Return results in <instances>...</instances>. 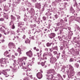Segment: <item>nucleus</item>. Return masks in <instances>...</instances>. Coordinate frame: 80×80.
<instances>
[{
	"label": "nucleus",
	"mask_w": 80,
	"mask_h": 80,
	"mask_svg": "<svg viewBox=\"0 0 80 80\" xmlns=\"http://www.w3.org/2000/svg\"><path fill=\"white\" fill-rule=\"evenodd\" d=\"M69 69L68 72H69V75L70 77H73L74 75V72H73V67L71 65H69Z\"/></svg>",
	"instance_id": "1"
},
{
	"label": "nucleus",
	"mask_w": 80,
	"mask_h": 80,
	"mask_svg": "<svg viewBox=\"0 0 80 80\" xmlns=\"http://www.w3.org/2000/svg\"><path fill=\"white\" fill-rule=\"evenodd\" d=\"M7 60L5 59H3L2 58L0 59V62L2 63L1 66L2 67H4V64H5L7 63Z\"/></svg>",
	"instance_id": "2"
},
{
	"label": "nucleus",
	"mask_w": 80,
	"mask_h": 80,
	"mask_svg": "<svg viewBox=\"0 0 80 80\" xmlns=\"http://www.w3.org/2000/svg\"><path fill=\"white\" fill-rule=\"evenodd\" d=\"M26 54L28 56L29 58H31V57H32V56H33V53H32V52L31 50H30L26 52Z\"/></svg>",
	"instance_id": "3"
},
{
	"label": "nucleus",
	"mask_w": 80,
	"mask_h": 80,
	"mask_svg": "<svg viewBox=\"0 0 80 80\" xmlns=\"http://www.w3.org/2000/svg\"><path fill=\"white\" fill-rule=\"evenodd\" d=\"M56 62V59L53 57L50 58V62L51 63H54Z\"/></svg>",
	"instance_id": "4"
},
{
	"label": "nucleus",
	"mask_w": 80,
	"mask_h": 80,
	"mask_svg": "<svg viewBox=\"0 0 80 80\" xmlns=\"http://www.w3.org/2000/svg\"><path fill=\"white\" fill-rule=\"evenodd\" d=\"M42 74L40 72H38L37 74V77H38V78H39V79H41V78H42Z\"/></svg>",
	"instance_id": "5"
},
{
	"label": "nucleus",
	"mask_w": 80,
	"mask_h": 80,
	"mask_svg": "<svg viewBox=\"0 0 80 80\" xmlns=\"http://www.w3.org/2000/svg\"><path fill=\"white\" fill-rule=\"evenodd\" d=\"M55 70L54 69H50L48 71V74H53L54 75V73H55Z\"/></svg>",
	"instance_id": "6"
},
{
	"label": "nucleus",
	"mask_w": 80,
	"mask_h": 80,
	"mask_svg": "<svg viewBox=\"0 0 80 80\" xmlns=\"http://www.w3.org/2000/svg\"><path fill=\"white\" fill-rule=\"evenodd\" d=\"M40 60L41 62H42L41 63V65H42V67H43V66H45V63H46V61L42 59H41Z\"/></svg>",
	"instance_id": "7"
},
{
	"label": "nucleus",
	"mask_w": 80,
	"mask_h": 80,
	"mask_svg": "<svg viewBox=\"0 0 80 80\" xmlns=\"http://www.w3.org/2000/svg\"><path fill=\"white\" fill-rule=\"evenodd\" d=\"M48 78L47 79L48 80H50V79H52L53 78V74H50L48 75Z\"/></svg>",
	"instance_id": "8"
},
{
	"label": "nucleus",
	"mask_w": 80,
	"mask_h": 80,
	"mask_svg": "<svg viewBox=\"0 0 80 80\" xmlns=\"http://www.w3.org/2000/svg\"><path fill=\"white\" fill-rule=\"evenodd\" d=\"M55 37V33H51L49 36V37L52 39Z\"/></svg>",
	"instance_id": "9"
},
{
	"label": "nucleus",
	"mask_w": 80,
	"mask_h": 80,
	"mask_svg": "<svg viewBox=\"0 0 80 80\" xmlns=\"http://www.w3.org/2000/svg\"><path fill=\"white\" fill-rule=\"evenodd\" d=\"M12 25V29H14L15 27V25H14V23H13V22H11L9 23V26H10V25Z\"/></svg>",
	"instance_id": "10"
},
{
	"label": "nucleus",
	"mask_w": 80,
	"mask_h": 80,
	"mask_svg": "<svg viewBox=\"0 0 80 80\" xmlns=\"http://www.w3.org/2000/svg\"><path fill=\"white\" fill-rule=\"evenodd\" d=\"M36 8H38V9H40L41 8V4L40 3H38L36 6Z\"/></svg>",
	"instance_id": "11"
},
{
	"label": "nucleus",
	"mask_w": 80,
	"mask_h": 80,
	"mask_svg": "<svg viewBox=\"0 0 80 80\" xmlns=\"http://www.w3.org/2000/svg\"><path fill=\"white\" fill-rule=\"evenodd\" d=\"M17 52H18L19 53V56H20V55L22 54V49H21L20 48H18V49H17Z\"/></svg>",
	"instance_id": "12"
},
{
	"label": "nucleus",
	"mask_w": 80,
	"mask_h": 80,
	"mask_svg": "<svg viewBox=\"0 0 80 80\" xmlns=\"http://www.w3.org/2000/svg\"><path fill=\"white\" fill-rule=\"evenodd\" d=\"M0 31L2 32H3L4 34H5V35H7V34H6L5 32V30H4V29H3V28L2 27H1L0 28Z\"/></svg>",
	"instance_id": "13"
},
{
	"label": "nucleus",
	"mask_w": 80,
	"mask_h": 80,
	"mask_svg": "<svg viewBox=\"0 0 80 80\" xmlns=\"http://www.w3.org/2000/svg\"><path fill=\"white\" fill-rule=\"evenodd\" d=\"M42 57L43 58L42 60H45H45H47V56L46 54H44L42 56Z\"/></svg>",
	"instance_id": "14"
},
{
	"label": "nucleus",
	"mask_w": 80,
	"mask_h": 80,
	"mask_svg": "<svg viewBox=\"0 0 80 80\" xmlns=\"http://www.w3.org/2000/svg\"><path fill=\"white\" fill-rule=\"evenodd\" d=\"M14 46V43H13L12 42H10L8 44V46L10 47H12L13 46Z\"/></svg>",
	"instance_id": "15"
},
{
	"label": "nucleus",
	"mask_w": 80,
	"mask_h": 80,
	"mask_svg": "<svg viewBox=\"0 0 80 80\" xmlns=\"http://www.w3.org/2000/svg\"><path fill=\"white\" fill-rule=\"evenodd\" d=\"M34 60H35V58H32V60H29V63H33L34 62Z\"/></svg>",
	"instance_id": "16"
},
{
	"label": "nucleus",
	"mask_w": 80,
	"mask_h": 80,
	"mask_svg": "<svg viewBox=\"0 0 80 80\" xmlns=\"http://www.w3.org/2000/svg\"><path fill=\"white\" fill-rule=\"evenodd\" d=\"M3 72H4L3 73V74H4V75H5V76L6 77H9V75H8V74L7 73V72H6V71H3Z\"/></svg>",
	"instance_id": "17"
},
{
	"label": "nucleus",
	"mask_w": 80,
	"mask_h": 80,
	"mask_svg": "<svg viewBox=\"0 0 80 80\" xmlns=\"http://www.w3.org/2000/svg\"><path fill=\"white\" fill-rule=\"evenodd\" d=\"M11 18L12 20H16L15 17V16H13V15H11Z\"/></svg>",
	"instance_id": "18"
},
{
	"label": "nucleus",
	"mask_w": 80,
	"mask_h": 80,
	"mask_svg": "<svg viewBox=\"0 0 80 80\" xmlns=\"http://www.w3.org/2000/svg\"><path fill=\"white\" fill-rule=\"evenodd\" d=\"M27 57H22V58H21V60L22 59V61H23V60H27Z\"/></svg>",
	"instance_id": "19"
},
{
	"label": "nucleus",
	"mask_w": 80,
	"mask_h": 80,
	"mask_svg": "<svg viewBox=\"0 0 80 80\" xmlns=\"http://www.w3.org/2000/svg\"><path fill=\"white\" fill-rule=\"evenodd\" d=\"M75 66L76 68H78L79 67V64L77 63H76L75 64Z\"/></svg>",
	"instance_id": "20"
},
{
	"label": "nucleus",
	"mask_w": 80,
	"mask_h": 80,
	"mask_svg": "<svg viewBox=\"0 0 80 80\" xmlns=\"http://www.w3.org/2000/svg\"><path fill=\"white\" fill-rule=\"evenodd\" d=\"M51 45H52V43H49L48 42L46 44V46L47 47H50L51 46Z\"/></svg>",
	"instance_id": "21"
},
{
	"label": "nucleus",
	"mask_w": 80,
	"mask_h": 80,
	"mask_svg": "<svg viewBox=\"0 0 80 80\" xmlns=\"http://www.w3.org/2000/svg\"><path fill=\"white\" fill-rule=\"evenodd\" d=\"M23 80H29V78L28 77H25L24 78Z\"/></svg>",
	"instance_id": "22"
},
{
	"label": "nucleus",
	"mask_w": 80,
	"mask_h": 80,
	"mask_svg": "<svg viewBox=\"0 0 80 80\" xmlns=\"http://www.w3.org/2000/svg\"><path fill=\"white\" fill-rule=\"evenodd\" d=\"M5 40L4 39H2L1 40H0V43H3L4 42H5Z\"/></svg>",
	"instance_id": "23"
},
{
	"label": "nucleus",
	"mask_w": 80,
	"mask_h": 80,
	"mask_svg": "<svg viewBox=\"0 0 80 80\" xmlns=\"http://www.w3.org/2000/svg\"><path fill=\"white\" fill-rule=\"evenodd\" d=\"M8 53H9L8 52V51H6L4 52V55L5 56L7 55V54H8Z\"/></svg>",
	"instance_id": "24"
},
{
	"label": "nucleus",
	"mask_w": 80,
	"mask_h": 80,
	"mask_svg": "<svg viewBox=\"0 0 80 80\" xmlns=\"http://www.w3.org/2000/svg\"><path fill=\"white\" fill-rule=\"evenodd\" d=\"M30 12H31V13H33V12H34V9H33V8H31V9Z\"/></svg>",
	"instance_id": "25"
},
{
	"label": "nucleus",
	"mask_w": 80,
	"mask_h": 80,
	"mask_svg": "<svg viewBox=\"0 0 80 80\" xmlns=\"http://www.w3.org/2000/svg\"><path fill=\"white\" fill-rule=\"evenodd\" d=\"M74 59L73 58H71L69 60V62H73V61Z\"/></svg>",
	"instance_id": "26"
},
{
	"label": "nucleus",
	"mask_w": 80,
	"mask_h": 80,
	"mask_svg": "<svg viewBox=\"0 0 80 80\" xmlns=\"http://www.w3.org/2000/svg\"><path fill=\"white\" fill-rule=\"evenodd\" d=\"M53 50H57V47H54L53 48Z\"/></svg>",
	"instance_id": "27"
},
{
	"label": "nucleus",
	"mask_w": 80,
	"mask_h": 80,
	"mask_svg": "<svg viewBox=\"0 0 80 80\" xmlns=\"http://www.w3.org/2000/svg\"><path fill=\"white\" fill-rule=\"evenodd\" d=\"M53 53L55 55L57 54V52L56 51H53Z\"/></svg>",
	"instance_id": "28"
},
{
	"label": "nucleus",
	"mask_w": 80,
	"mask_h": 80,
	"mask_svg": "<svg viewBox=\"0 0 80 80\" xmlns=\"http://www.w3.org/2000/svg\"><path fill=\"white\" fill-rule=\"evenodd\" d=\"M24 71H26V72H27L28 71V70H27V68H24Z\"/></svg>",
	"instance_id": "29"
},
{
	"label": "nucleus",
	"mask_w": 80,
	"mask_h": 80,
	"mask_svg": "<svg viewBox=\"0 0 80 80\" xmlns=\"http://www.w3.org/2000/svg\"><path fill=\"white\" fill-rule=\"evenodd\" d=\"M77 43H78V45H79V46L80 47V41H78Z\"/></svg>",
	"instance_id": "30"
},
{
	"label": "nucleus",
	"mask_w": 80,
	"mask_h": 80,
	"mask_svg": "<svg viewBox=\"0 0 80 80\" xmlns=\"http://www.w3.org/2000/svg\"><path fill=\"white\" fill-rule=\"evenodd\" d=\"M58 38L60 40V41L62 40V37H61L60 36H58Z\"/></svg>",
	"instance_id": "31"
},
{
	"label": "nucleus",
	"mask_w": 80,
	"mask_h": 80,
	"mask_svg": "<svg viewBox=\"0 0 80 80\" xmlns=\"http://www.w3.org/2000/svg\"><path fill=\"white\" fill-rule=\"evenodd\" d=\"M4 20V19H3V18H0V21H3Z\"/></svg>",
	"instance_id": "32"
},
{
	"label": "nucleus",
	"mask_w": 80,
	"mask_h": 80,
	"mask_svg": "<svg viewBox=\"0 0 80 80\" xmlns=\"http://www.w3.org/2000/svg\"><path fill=\"white\" fill-rule=\"evenodd\" d=\"M49 50L51 52H53V49H52V48H49Z\"/></svg>",
	"instance_id": "33"
},
{
	"label": "nucleus",
	"mask_w": 80,
	"mask_h": 80,
	"mask_svg": "<svg viewBox=\"0 0 80 80\" xmlns=\"http://www.w3.org/2000/svg\"><path fill=\"white\" fill-rule=\"evenodd\" d=\"M63 22V21L62 19H61L60 20V23H61Z\"/></svg>",
	"instance_id": "34"
},
{
	"label": "nucleus",
	"mask_w": 80,
	"mask_h": 80,
	"mask_svg": "<svg viewBox=\"0 0 80 80\" xmlns=\"http://www.w3.org/2000/svg\"><path fill=\"white\" fill-rule=\"evenodd\" d=\"M77 75H78V76H80V72H79L77 73Z\"/></svg>",
	"instance_id": "35"
},
{
	"label": "nucleus",
	"mask_w": 80,
	"mask_h": 80,
	"mask_svg": "<svg viewBox=\"0 0 80 80\" xmlns=\"http://www.w3.org/2000/svg\"><path fill=\"white\" fill-rule=\"evenodd\" d=\"M42 18L43 20L45 21L46 20V17H43Z\"/></svg>",
	"instance_id": "36"
},
{
	"label": "nucleus",
	"mask_w": 80,
	"mask_h": 80,
	"mask_svg": "<svg viewBox=\"0 0 80 80\" xmlns=\"http://www.w3.org/2000/svg\"><path fill=\"white\" fill-rule=\"evenodd\" d=\"M13 66H14V68L13 69V70H16V69H15V64H13Z\"/></svg>",
	"instance_id": "37"
},
{
	"label": "nucleus",
	"mask_w": 80,
	"mask_h": 80,
	"mask_svg": "<svg viewBox=\"0 0 80 80\" xmlns=\"http://www.w3.org/2000/svg\"><path fill=\"white\" fill-rule=\"evenodd\" d=\"M15 58V57L14 56H13V55L12 56V58L13 59H14Z\"/></svg>",
	"instance_id": "38"
},
{
	"label": "nucleus",
	"mask_w": 80,
	"mask_h": 80,
	"mask_svg": "<svg viewBox=\"0 0 80 80\" xmlns=\"http://www.w3.org/2000/svg\"><path fill=\"white\" fill-rule=\"evenodd\" d=\"M10 55L9 54V55L6 56V57H9V58H10Z\"/></svg>",
	"instance_id": "39"
},
{
	"label": "nucleus",
	"mask_w": 80,
	"mask_h": 80,
	"mask_svg": "<svg viewBox=\"0 0 80 80\" xmlns=\"http://www.w3.org/2000/svg\"><path fill=\"white\" fill-rule=\"evenodd\" d=\"M77 3H75V4L74 5V6L76 7V6H77Z\"/></svg>",
	"instance_id": "40"
},
{
	"label": "nucleus",
	"mask_w": 80,
	"mask_h": 80,
	"mask_svg": "<svg viewBox=\"0 0 80 80\" xmlns=\"http://www.w3.org/2000/svg\"><path fill=\"white\" fill-rule=\"evenodd\" d=\"M20 17L19 16H18V19H20Z\"/></svg>",
	"instance_id": "41"
},
{
	"label": "nucleus",
	"mask_w": 80,
	"mask_h": 80,
	"mask_svg": "<svg viewBox=\"0 0 80 80\" xmlns=\"http://www.w3.org/2000/svg\"><path fill=\"white\" fill-rule=\"evenodd\" d=\"M49 55H50V56H52V53H51V52H49Z\"/></svg>",
	"instance_id": "42"
},
{
	"label": "nucleus",
	"mask_w": 80,
	"mask_h": 80,
	"mask_svg": "<svg viewBox=\"0 0 80 80\" xmlns=\"http://www.w3.org/2000/svg\"><path fill=\"white\" fill-rule=\"evenodd\" d=\"M22 38H23V39H25V35H23V37H22Z\"/></svg>",
	"instance_id": "43"
},
{
	"label": "nucleus",
	"mask_w": 80,
	"mask_h": 80,
	"mask_svg": "<svg viewBox=\"0 0 80 80\" xmlns=\"http://www.w3.org/2000/svg\"><path fill=\"white\" fill-rule=\"evenodd\" d=\"M14 62L15 63V64H16V63H17V61L16 60H14Z\"/></svg>",
	"instance_id": "44"
},
{
	"label": "nucleus",
	"mask_w": 80,
	"mask_h": 80,
	"mask_svg": "<svg viewBox=\"0 0 80 80\" xmlns=\"http://www.w3.org/2000/svg\"><path fill=\"white\" fill-rule=\"evenodd\" d=\"M32 75H31L30 76H29L30 77V78H31L32 79L33 78V77H32Z\"/></svg>",
	"instance_id": "45"
},
{
	"label": "nucleus",
	"mask_w": 80,
	"mask_h": 80,
	"mask_svg": "<svg viewBox=\"0 0 80 80\" xmlns=\"http://www.w3.org/2000/svg\"><path fill=\"white\" fill-rule=\"evenodd\" d=\"M54 17H55V18H57V15H55L54 16Z\"/></svg>",
	"instance_id": "46"
},
{
	"label": "nucleus",
	"mask_w": 80,
	"mask_h": 80,
	"mask_svg": "<svg viewBox=\"0 0 80 80\" xmlns=\"http://www.w3.org/2000/svg\"><path fill=\"white\" fill-rule=\"evenodd\" d=\"M23 63H24V65H25V64H26V63H27V62H23Z\"/></svg>",
	"instance_id": "47"
},
{
	"label": "nucleus",
	"mask_w": 80,
	"mask_h": 80,
	"mask_svg": "<svg viewBox=\"0 0 80 80\" xmlns=\"http://www.w3.org/2000/svg\"><path fill=\"white\" fill-rule=\"evenodd\" d=\"M18 55V53H15V55L16 56H17Z\"/></svg>",
	"instance_id": "48"
},
{
	"label": "nucleus",
	"mask_w": 80,
	"mask_h": 80,
	"mask_svg": "<svg viewBox=\"0 0 80 80\" xmlns=\"http://www.w3.org/2000/svg\"><path fill=\"white\" fill-rule=\"evenodd\" d=\"M37 55H38V57H39V53H37Z\"/></svg>",
	"instance_id": "49"
},
{
	"label": "nucleus",
	"mask_w": 80,
	"mask_h": 80,
	"mask_svg": "<svg viewBox=\"0 0 80 80\" xmlns=\"http://www.w3.org/2000/svg\"><path fill=\"white\" fill-rule=\"evenodd\" d=\"M32 1L33 2H35L37 1H36V0H32Z\"/></svg>",
	"instance_id": "50"
},
{
	"label": "nucleus",
	"mask_w": 80,
	"mask_h": 80,
	"mask_svg": "<svg viewBox=\"0 0 80 80\" xmlns=\"http://www.w3.org/2000/svg\"><path fill=\"white\" fill-rule=\"evenodd\" d=\"M27 41H28V40H26L25 41V43H28V42H27Z\"/></svg>",
	"instance_id": "51"
},
{
	"label": "nucleus",
	"mask_w": 80,
	"mask_h": 80,
	"mask_svg": "<svg viewBox=\"0 0 80 80\" xmlns=\"http://www.w3.org/2000/svg\"><path fill=\"white\" fill-rule=\"evenodd\" d=\"M36 50V51H37V52H38V51H39V49H37Z\"/></svg>",
	"instance_id": "52"
},
{
	"label": "nucleus",
	"mask_w": 80,
	"mask_h": 80,
	"mask_svg": "<svg viewBox=\"0 0 80 80\" xmlns=\"http://www.w3.org/2000/svg\"><path fill=\"white\" fill-rule=\"evenodd\" d=\"M21 65H22L23 64V62H21Z\"/></svg>",
	"instance_id": "53"
},
{
	"label": "nucleus",
	"mask_w": 80,
	"mask_h": 80,
	"mask_svg": "<svg viewBox=\"0 0 80 80\" xmlns=\"http://www.w3.org/2000/svg\"><path fill=\"white\" fill-rule=\"evenodd\" d=\"M45 50H46V51H48V48H46L45 49Z\"/></svg>",
	"instance_id": "54"
},
{
	"label": "nucleus",
	"mask_w": 80,
	"mask_h": 80,
	"mask_svg": "<svg viewBox=\"0 0 80 80\" xmlns=\"http://www.w3.org/2000/svg\"><path fill=\"white\" fill-rule=\"evenodd\" d=\"M32 40H35V39H34V38H33V37H32Z\"/></svg>",
	"instance_id": "55"
},
{
	"label": "nucleus",
	"mask_w": 80,
	"mask_h": 80,
	"mask_svg": "<svg viewBox=\"0 0 80 80\" xmlns=\"http://www.w3.org/2000/svg\"><path fill=\"white\" fill-rule=\"evenodd\" d=\"M33 48H34V50H36V49H36V47H34Z\"/></svg>",
	"instance_id": "56"
},
{
	"label": "nucleus",
	"mask_w": 80,
	"mask_h": 80,
	"mask_svg": "<svg viewBox=\"0 0 80 80\" xmlns=\"http://www.w3.org/2000/svg\"><path fill=\"white\" fill-rule=\"evenodd\" d=\"M40 72L41 73H43V71L42 70H40Z\"/></svg>",
	"instance_id": "57"
},
{
	"label": "nucleus",
	"mask_w": 80,
	"mask_h": 80,
	"mask_svg": "<svg viewBox=\"0 0 80 80\" xmlns=\"http://www.w3.org/2000/svg\"><path fill=\"white\" fill-rule=\"evenodd\" d=\"M17 33H19V30H18L17 31Z\"/></svg>",
	"instance_id": "58"
},
{
	"label": "nucleus",
	"mask_w": 80,
	"mask_h": 80,
	"mask_svg": "<svg viewBox=\"0 0 80 80\" xmlns=\"http://www.w3.org/2000/svg\"><path fill=\"white\" fill-rule=\"evenodd\" d=\"M47 29H44V31H47Z\"/></svg>",
	"instance_id": "59"
},
{
	"label": "nucleus",
	"mask_w": 80,
	"mask_h": 80,
	"mask_svg": "<svg viewBox=\"0 0 80 80\" xmlns=\"http://www.w3.org/2000/svg\"><path fill=\"white\" fill-rule=\"evenodd\" d=\"M79 39H80V38H79V37H78V38H77L78 40H79Z\"/></svg>",
	"instance_id": "60"
},
{
	"label": "nucleus",
	"mask_w": 80,
	"mask_h": 80,
	"mask_svg": "<svg viewBox=\"0 0 80 80\" xmlns=\"http://www.w3.org/2000/svg\"><path fill=\"white\" fill-rule=\"evenodd\" d=\"M2 37V34L0 33V38Z\"/></svg>",
	"instance_id": "61"
},
{
	"label": "nucleus",
	"mask_w": 80,
	"mask_h": 80,
	"mask_svg": "<svg viewBox=\"0 0 80 80\" xmlns=\"http://www.w3.org/2000/svg\"><path fill=\"white\" fill-rule=\"evenodd\" d=\"M59 25H60V24H59V23L58 24L57 26H59Z\"/></svg>",
	"instance_id": "62"
},
{
	"label": "nucleus",
	"mask_w": 80,
	"mask_h": 80,
	"mask_svg": "<svg viewBox=\"0 0 80 80\" xmlns=\"http://www.w3.org/2000/svg\"><path fill=\"white\" fill-rule=\"evenodd\" d=\"M10 67L11 68H12V66H10Z\"/></svg>",
	"instance_id": "63"
},
{
	"label": "nucleus",
	"mask_w": 80,
	"mask_h": 80,
	"mask_svg": "<svg viewBox=\"0 0 80 80\" xmlns=\"http://www.w3.org/2000/svg\"><path fill=\"white\" fill-rule=\"evenodd\" d=\"M27 10H28V8H27V9H26Z\"/></svg>",
	"instance_id": "64"
}]
</instances>
